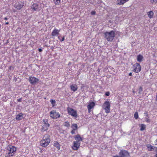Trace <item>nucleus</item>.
Here are the masks:
<instances>
[{
  "mask_svg": "<svg viewBox=\"0 0 157 157\" xmlns=\"http://www.w3.org/2000/svg\"><path fill=\"white\" fill-rule=\"evenodd\" d=\"M155 145H157V139L155 140Z\"/></svg>",
  "mask_w": 157,
  "mask_h": 157,
  "instance_id": "39",
  "label": "nucleus"
},
{
  "mask_svg": "<svg viewBox=\"0 0 157 157\" xmlns=\"http://www.w3.org/2000/svg\"><path fill=\"white\" fill-rule=\"evenodd\" d=\"M134 118L136 119H137L139 117L138 113L137 112H136L134 114Z\"/></svg>",
  "mask_w": 157,
  "mask_h": 157,
  "instance_id": "27",
  "label": "nucleus"
},
{
  "mask_svg": "<svg viewBox=\"0 0 157 157\" xmlns=\"http://www.w3.org/2000/svg\"><path fill=\"white\" fill-rule=\"evenodd\" d=\"M53 146L56 147L58 150H60V146L59 143L56 141H55L53 143Z\"/></svg>",
  "mask_w": 157,
  "mask_h": 157,
  "instance_id": "18",
  "label": "nucleus"
},
{
  "mask_svg": "<svg viewBox=\"0 0 157 157\" xmlns=\"http://www.w3.org/2000/svg\"><path fill=\"white\" fill-rule=\"evenodd\" d=\"M139 90L140 91H142V87H140V88H139Z\"/></svg>",
  "mask_w": 157,
  "mask_h": 157,
  "instance_id": "40",
  "label": "nucleus"
},
{
  "mask_svg": "<svg viewBox=\"0 0 157 157\" xmlns=\"http://www.w3.org/2000/svg\"><path fill=\"white\" fill-rule=\"evenodd\" d=\"M134 69H141V67L140 64L136 63L133 65Z\"/></svg>",
  "mask_w": 157,
  "mask_h": 157,
  "instance_id": "22",
  "label": "nucleus"
},
{
  "mask_svg": "<svg viewBox=\"0 0 157 157\" xmlns=\"http://www.w3.org/2000/svg\"><path fill=\"white\" fill-rule=\"evenodd\" d=\"M75 140H76V141L79 142L82 140V138L80 136L79 134H77L74 136Z\"/></svg>",
  "mask_w": 157,
  "mask_h": 157,
  "instance_id": "15",
  "label": "nucleus"
},
{
  "mask_svg": "<svg viewBox=\"0 0 157 157\" xmlns=\"http://www.w3.org/2000/svg\"><path fill=\"white\" fill-rule=\"evenodd\" d=\"M60 0H53V2L55 5H57L59 4Z\"/></svg>",
  "mask_w": 157,
  "mask_h": 157,
  "instance_id": "26",
  "label": "nucleus"
},
{
  "mask_svg": "<svg viewBox=\"0 0 157 157\" xmlns=\"http://www.w3.org/2000/svg\"><path fill=\"white\" fill-rule=\"evenodd\" d=\"M50 127V124L48 123L47 119H44L43 120V123L42 124V127L41 128V131L42 132H44L47 131Z\"/></svg>",
  "mask_w": 157,
  "mask_h": 157,
  "instance_id": "5",
  "label": "nucleus"
},
{
  "mask_svg": "<svg viewBox=\"0 0 157 157\" xmlns=\"http://www.w3.org/2000/svg\"><path fill=\"white\" fill-rule=\"evenodd\" d=\"M95 105V103L93 101L90 102L88 105H87V108L88 110L89 113H90L91 111V109H93Z\"/></svg>",
  "mask_w": 157,
  "mask_h": 157,
  "instance_id": "11",
  "label": "nucleus"
},
{
  "mask_svg": "<svg viewBox=\"0 0 157 157\" xmlns=\"http://www.w3.org/2000/svg\"><path fill=\"white\" fill-rule=\"evenodd\" d=\"M23 118V114L22 113H19L16 115V119L17 121H19L21 120Z\"/></svg>",
  "mask_w": 157,
  "mask_h": 157,
  "instance_id": "14",
  "label": "nucleus"
},
{
  "mask_svg": "<svg viewBox=\"0 0 157 157\" xmlns=\"http://www.w3.org/2000/svg\"><path fill=\"white\" fill-rule=\"evenodd\" d=\"M151 2H153L157 3V0H151Z\"/></svg>",
  "mask_w": 157,
  "mask_h": 157,
  "instance_id": "36",
  "label": "nucleus"
},
{
  "mask_svg": "<svg viewBox=\"0 0 157 157\" xmlns=\"http://www.w3.org/2000/svg\"><path fill=\"white\" fill-rule=\"evenodd\" d=\"M104 34L105 38L108 41H112L115 36V32L113 31L110 32H106Z\"/></svg>",
  "mask_w": 157,
  "mask_h": 157,
  "instance_id": "3",
  "label": "nucleus"
},
{
  "mask_svg": "<svg viewBox=\"0 0 157 157\" xmlns=\"http://www.w3.org/2000/svg\"><path fill=\"white\" fill-rule=\"evenodd\" d=\"M38 51L39 52H41L42 51V49L41 48H39L38 49Z\"/></svg>",
  "mask_w": 157,
  "mask_h": 157,
  "instance_id": "41",
  "label": "nucleus"
},
{
  "mask_svg": "<svg viewBox=\"0 0 157 157\" xmlns=\"http://www.w3.org/2000/svg\"><path fill=\"white\" fill-rule=\"evenodd\" d=\"M141 71V69H133V71L136 73H138L140 72Z\"/></svg>",
  "mask_w": 157,
  "mask_h": 157,
  "instance_id": "31",
  "label": "nucleus"
},
{
  "mask_svg": "<svg viewBox=\"0 0 157 157\" xmlns=\"http://www.w3.org/2000/svg\"><path fill=\"white\" fill-rule=\"evenodd\" d=\"M41 152H42V150H41V151H40Z\"/></svg>",
  "mask_w": 157,
  "mask_h": 157,
  "instance_id": "47",
  "label": "nucleus"
},
{
  "mask_svg": "<svg viewBox=\"0 0 157 157\" xmlns=\"http://www.w3.org/2000/svg\"><path fill=\"white\" fill-rule=\"evenodd\" d=\"M8 151L5 157H11L15 155L17 148L15 147L12 145L8 146L7 147Z\"/></svg>",
  "mask_w": 157,
  "mask_h": 157,
  "instance_id": "1",
  "label": "nucleus"
},
{
  "mask_svg": "<svg viewBox=\"0 0 157 157\" xmlns=\"http://www.w3.org/2000/svg\"><path fill=\"white\" fill-rule=\"evenodd\" d=\"M110 102L107 100L103 104L102 107V109L105 110V113H108L110 112Z\"/></svg>",
  "mask_w": 157,
  "mask_h": 157,
  "instance_id": "4",
  "label": "nucleus"
},
{
  "mask_svg": "<svg viewBox=\"0 0 157 157\" xmlns=\"http://www.w3.org/2000/svg\"><path fill=\"white\" fill-rule=\"evenodd\" d=\"M76 130H74V129H72V131L71 132V133L72 134H73L75 133V131Z\"/></svg>",
  "mask_w": 157,
  "mask_h": 157,
  "instance_id": "34",
  "label": "nucleus"
},
{
  "mask_svg": "<svg viewBox=\"0 0 157 157\" xmlns=\"http://www.w3.org/2000/svg\"><path fill=\"white\" fill-rule=\"evenodd\" d=\"M147 14L150 18H151L153 17L154 13L152 11H150L147 12Z\"/></svg>",
  "mask_w": 157,
  "mask_h": 157,
  "instance_id": "24",
  "label": "nucleus"
},
{
  "mask_svg": "<svg viewBox=\"0 0 157 157\" xmlns=\"http://www.w3.org/2000/svg\"><path fill=\"white\" fill-rule=\"evenodd\" d=\"M64 126L67 127H68L70 126V123L68 121H66L64 122Z\"/></svg>",
  "mask_w": 157,
  "mask_h": 157,
  "instance_id": "28",
  "label": "nucleus"
},
{
  "mask_svg": "<svg viewBox=\"0 0 157 157\" xmlns=\"http://www.w3.org/2000/svg\"><path fill=\"white\" fill-rule=\"evenodd\" d=\"M50 102L52 105H53V106H54L55 104L56 103L55 101L54 100L51 99L50 100Z\"/></svg>",
  "mask_w": 157,
  "mask_h": 157,
  "instance_id": "29",
  "label": "nucleus"
},
{
  "mask_svg": "<svg viewBox=\"0 0 157 157\" xmlns=\"http://www.w3.org/2000/svg\"><path fill=\"white\" fill-rule=\"evenodd\" d=\"M139 126L140 127V130L141 131H143L145 130L146 127V125L144 124H140Z\"/></svg>",
  "mask_w": 157,
  "mask_h": 157,
  "instance_id": "19",
  "label": "nucleus"
},
{
  "mask_svg": "<svg viewBox=\"0 0 157 157\" xmlns=\"http://www.w3.org/2000/svg\"><path fill=\"white\" fill-rule=\"evenodd\" d=\"M145 120L146 121L147 123H149L150 122V121L149 118V116L147 117L145 119Z\"/></svg>",
  "mask_w": 157,
  "mask_h": 157,
  "instance_id": "30",
  "label": "nucleus"
},
{
  "mask_svg": "<svg viewBox=\"0 0 157 157\" xmlns=\"http://www.w3.org/2000/svg\"><path fill=\"white\" fill-rule=\"evenodd\" d=\"M70 87L71 90L74 92L76 91L78 88V86L76 84H72Z\"/></svg>",
  "mask_w": 157,
  "mask_h": 157,
  "instance_id": "17",
  "label": "nucleus"
},
{
  "mask_svg": "<svg viewBox=\"0 0 157 157\" xmlns=\"http://www.w3.org/2000/svg\"><path fill=\"white\" fill-rule=\"evenodd\" d=\"M4 19L5 20H7L8 19V18L7 17H5L4 18Z\"/></svg>",
  "mask_w": 157,
  "mask_h": 157,
  "instance_id": "44",
  "label": "nucleus"
},
{
  "mask_svg": "<svg viewBox=\"0 0 157 157\" xmlns=\"http://www.w3.org/2000/svg\"><path fill=\"white\" fill-rule=\"evenodd\" d=\"M29 81L31 84H35L38 82L39 79L34 77L30 76L29 78Z\"/></svg>",
  "mask_w": 157,
  "mask_h": 157,
  "instance_id": "9",
  "label": "nucleus"
},
{
  "mask_svg": "<svg viewBox=\"0 0 157 157\" xmlns=\"http://www.w3.org/2000/svg\"><path fill=\"white\" fill-rule=\"evenodd\" d=\"M70 63H69V64H70Z\"/></svg>",
  "mask_w": 157,
  "mask_h": 157,
  "instance_id": "48",
  "label": "nucleus"
},
{
  "mask_svg": "<svg viewBox=\"0 0 157 157\" xmlns=\"http://www.w3.org/2000/svg\"><path fill=\"white\" fill-rule=\"evenodd\" d=\"M24 2H22L21 1L18 2L16 3L14 6L17 9L20 10L24 6Z\"/></svg>",
  "mask_w": 157,
  "mask_h": 157,
  "instance_id": "12",
  "label": "nucleus"
},
{
  "mask_svg": "<svg viewBox=\"0 0 157 157\" xmlns=\"http://www.w3.org/2000/svg\"><path fill=\"white\" fill-rule=\"evenodd\" d=\"M32 8L33 10V11L37 10L39 9V6L37 4H34L32 6Z\"/></svg>",
  "mask_w": 157,
  "mask_h": 157,
  "instance_id": "21",
  "label": "nucleus"
},
{
  "mask_svg": "<svg viewBox=\"0 0 157 157\" xmlns=\"http://www.w3.org/2000/svg\"><path fill=\"white\" fill-rule=\"evenodd\" d=\"M146 147L147 148V150L149 151L155 150V152H157V147L152 146L150 144H147Z\"/></svg>",
  "mask_w": 157,
  "mask_h": 157,
  "instance_id": "13",
  "label": "nucleus"
},
{
  "mask_svg": "<svg viewBox=\"0 0 157 157\" xmlns=\"http://www.w3.org/2000/svg\"><path fill=\"white\" fill-rule=\"evenodd\" d=\"M119 156L116 155L113 157H125L129 155L128 152L124 150H121L119 153Z\"/></svg>",
  "mask_w": 157,
  "mask_h": 157,
  "instance_id": "8",
  "label": "nucleus"
},
{
  "mask_svg": "<svg viewBox=\"0 0 157 157\" xmlns=\"http://www.w3.org/2000/svg\"><path fill=\"white\" fill-rule=\"evenodd\" d=\"M110 94V93L109 91L105 93V95L106 96H109Z\"/></svg>",
  "mask_w": 157,
  "mask_h": 157,
  "instance_id": "32",
  "label": "nucleus"
},
{
  "mask_svg": "<svg viewBox=\"0 0 157 157\" xmlns=\"http://www.w3.org/2000/svg\"><path fill=\"white\" fill-rule=\"evenodd\" d=\"M51 138L50 135L48 134H45L40 141V145L43 147H47L49 144Z\"/></svg>",
  "mask_w": 157,
  "mask_h": 157,
  "instance_id": "2",
  "label": "nucleus"
},
{
  "mask_svg": "<svg viewBox=\"0 0 157 157\" xmlns=\"http://www.w3.org/2000/svg\"><path fill=\"white\" fill-rule=\"evenodd\" d=\"M144 114L146 115V117H148V113L147 111H145Z\"/></svg>",
  "mask_w": 157,
  "mask_h": 157,
  "instance_id": "33",
  "label": "nucleus"
},
{
  "mask_svg": "<svg viewBox=\"0 0 157 157\" xmlns=\"http://www.w3.org/2000/svg\"><path fill=\"white\" fill-rule=\"evenodd\" d=\"M59 30L56 29H54L52 33V35L53 36H55L59 35Z\"/></svg>",
  "mask_w": 157,
  "mask_h": 157,
  "instance_id": "16",
  "label": "nucleus"
},
{
  "mask_svg": "<svg viewBox=\"0 0 157 157\" xmlns=\"http://www.w3.org/2000/svg\"><path fill=\"white\" fill-rule=\"evenodd\" d=\"M5 24H6V25H8V24H9V22H6V23H5Z\"/></svg>",
  "mask_w": 157,
  "mask_h": 157,
  "instance_id": "46",
  "label": "nucleus"
},
{
  "mask_svg": "<svg viewBox=\"0 0 157 157\" xmlns=\"http://www.w3.org/2000/svg\"><path fill=\"white\" fill-rule=\"evenodd\" d=\"M143 58V56L140 55H139L137 56V60L139 62H141L142 61Z\"/></svg>",
  "mask_w": 157,
  "mask_h": 157,
  "instance_id": "25",
  "label": "nucleus"
},
{
  "mask_svg": "<svg viewBox=\"0 0 157 157\" xmlns=\"http://www.w3.org/2000/svg\"><path fill=\"white\" fill-rule=\"evenodd\" d=\"M60 39V40L61 41H64V36H63L62 38V39L61 40Z\"/></svg>",
  "mask_w": 157,
  "mask_h": 157,
  "instance_id": "37",
  "label": "nucleus"
},
{
  "mask_svg": "<svg viewBox=\"0 0 157 157\" xmlns=\"http://www.w3.org/2000/svg\"><path fill=\"white\" fill-rule=\"evenodd\" d=\"M71 128L74 130H76L78 128V126L76 124H72Z\"/></svg>",
  "mask_w": 157,
  "mask_h": 157,
  "instance_id": "23",
  "label": "nucleus"
},
{
  "mask_svg": "<svg viewBox=\"0 0 157 157\" xmlns=\"http://www.w3.org/2000/svg\"><path fill=\"white\" fill-rule=\"evenodd\" d=\"M21 100H22V98H20L19 99H17V101L18 102H21Z\"/></svg>",
  "mask_w": 157,
  "mask_h": 157,
  "instance_id": "38",
  "label": "nucleus"
},
{
  "mask_svg": "<svg viewBox=\"0 0 157 157\" xmlns=\"http://www.w3.org/2000/svg\"><path fill=\"white\" fill-rule=\"evenodd\" d=\"M155 100L157 101V93L156 94L155 97Z\"/></svg>",
  "mask_w": 157,
  "mask_h": 157,
  "instance_id": "43",
  "label": "nucleus"
},
{
  "mask_svg": "<svg viewBox=\"0 0 157 157\" xmlns=\"http://www.w3.org/2000/svg\"><path fill=\"white\" fill-rule=\"evenodd\" d=\"M154 157H157V153H156Z\"/></svg>",
  "mask_w": 157,
  "mask_h": 157,
  "instance_id": "45",
  "label": "nucleus"
},
{
  "mask_svg": "<svg viewBox=\"0 0 157 157\" xmlns=\"http://www.w3.org/2000/svg\"><path fill=\"white\" fill-rule=\"evenodd\" d=\"M67 111L69 115H70L76 118L77 117L78 114L77 110H74L70 107H68L67 108Z\"/></svg>",
  "mask_w": 157,
  "mask_h": 157,
  "instance_id": "6",
  "label": "nucleus"
},
{
  "mask_svg": "<svg viewBox=\"0 0 157 157\" xmlns=\"http://www.w3.org/2000/svg\"><path fill=\"white\" fill-rule=\"evenodd\" d=\"M80 143L78 141H74L73 142V145L72 146V149L75 151L78 150L80 147Z\"/></svg>",
  "mask_w": 157,
  "mask_h": 157,
  "instance_id": "10",
  "label": "nucleus"
},
{
  "mask_svg": "<svg viewBox=\"0 0 157 157\" xmlns=\"http://www.w3.org/2000/svg\"><path fill=\"white\" fill-rule=\"evenodd\" d=\"M50 116L53 119H57L60 117V114L56 110H53L50 112Z\"/></svg>",
  "mask_w": 157,
  "mask_h": 157,
  "instance_id": "7",
  "label": "nucleus"
},
{
  "mask_svg": "<svg viewBox=\"0 0 157 157\" xmlns=\"http://www.w3.org/2000/svg\"><path fill=\"white\" fill-rule=\"evenodd\" d=\"M96 13V12L95 11H92L91 12V14L92 15H94Z\"/></svg>",
  "mask_w": 157,
  "mask_h": 157,
  "instance_id": "35",
  "label": "nucleus"
},
{
  "mask_svg": "<svg viewBox=\"0 0 157 157\" xmlns=\"http://www.w3.org/2000/svg\"><path fill=\"white\" fill-rule=\"evenodd\" d=\"M128 0H117V4L118 5H123L124 3L127 2Z\"/></svg>",
  "mask_w": 157,
  "mask_h": 157,
  "instance_id": "20",
  "label": "nucleus"
},
{
  "mask_svg": "<svg viewBox=\"0 0 157 157\" xmlns=\"http://www.w3.org/2000/svg\"><path fill=\"white\" fill-rule=\"evenodd\" d=\"M132 73L130 72V73L129 74V76H131V75H132Z\"/></svg>",
  "mask_w": 157,
  "mask_h": 157,
  "instance_id": "42",
  "label": "nucleus"
}]
</instances>
